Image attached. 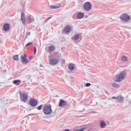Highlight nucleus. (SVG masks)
<instances>
[{
    "instance_id": "obj_28",
    "label": "nucleus",
    "mask_w": 131,
    "mask_h": 131,
    "mask_svg": "<svg viewBox=\"0 0 131 131\" xmlns=\"http://www.w3.org/2000/svg\"><path fill=\"white\" fill-rule=\"evenodd\" d=\"M34 54H36V48L35 47H34Z\"/></svg>"
},
{
    "instance_id": "obj_19",
    "label": "nucleus",
    "mask_w": 131,
    "mask_h": 131,
    "mask_svg": "<svg viewBox=\"0 0 131 131\" xmlns=\"http://www.w3.org/2000/svg\"><path fill=\"white\" fill-rule=\"evenodd\" d=\"M13 83L16 84V85H20V83H21V80H14Z\"/></svg>"
},
{
    "instance_id": "obj_13",
    "label": "nucleus",
    "mask_w": 131,
    "mask_h": 131,
    "mask_svg": "<svg viewBox=\"0 0 131 131\" xmlns=\"http://www.w3.org/2000/svg\"><path fill=\"white\" fill-rule=\"evenodd\" d=\"M84 17V13L83 12H78L77 15V19H82Z\"/></svg>"
},
{
    "instance_id": "obj_1",
    "label": "nucleus",
    "mask_w": 131,
    "mask_h": 131,
    "mask_svg": "<svg viewBox=\"0 0 131 131\" xmlns=\"http://www.w3.org/2000/svg\"><path fill=\"white\" fill-rule=\"evenodd\" d=\"M125 75H126V72H121L119 75H117L115 76L114 81L120 82L123 79H124Z\"/></svg>"
},
{
    "instance_id": "obj_30",
    "label": "nucleus",
    "mask_w": 131,
    "mask_h": 131,
    "mask_svg": "<svg viewBox=\"0 0 131 131\" xmlns=\"http://www.w3.org/2000/svg\"><path fill=\"white\" fill-rule=\"evenodd\" d=\"M91 83H86L85 84V86H91Z\"/></svg>"
},
{
    "instance_id": "obj_37",
    "label": "nucleus",
    "mask_w": 131,
    "mask_h": 131,
    "mask_svg": "<svg viewBox=\"0 0 131 131\" xmlns=\"http://www.w3.org/2000/svg\"><path fill=\"white\" fill-rule=\"evenodd\" d=\"M62 63L63 64H65V60L63 61Z\"/></svg>"
},
{
    "instance_id": "obj_5",
    "label": "nucleus",
    "mask_w": 131,
    "mask_h": 131,
    "mask_svg": "<svg viewBox=\"0 0 131 131\" xmlns=\"http://www.w3.org/2000/svg\"><path fill=\"white\" fill-rule=\"evenodd\" d=\"M120 19L125 22H128L130 20V17L127 14H124L120 16Z\"/></svg>"
},
{
    "instance_id": "obj_34",
    "label": "nucleus",
    "mask_w": 131,
    "mask_h": 131,
    "mask_svg": "<svg viewBox=\"0 0 131 131\" xmlns=\"http://www.w3.org/2000/svg\"><path fill=\"white\" fill-rule=\"evenodd\" d=\"M19 94L20 95V97H21L22 95H23V93H22V92H19Z\"/></svg>"
},
{
    "instance_id": "obj_15",
    "label": "nucleus",
    "mask_w": 131,
    "mask_h": 131,
    "mask_svg": "<svg viewBox=\"0 0 131 131\" xmlns=\"http://www.w3.org/2000/svg\"><path fill=\"white\" fill-rule=\"evenodd\" d=\"M21 21L23 24H25L26 22V19H25V13H22L21 16Z\"/></svg>"
},
{
    "instance_id": "obj_38",
    "label": "nucleus",
    "mask_w": 131,
    "mask_h": 131,
    "mask_svg": "<svg viewBox=\"0 0 131 131\" xmlns=\"http://www.w3.org/2000/svg\"><path fill=\"white\" fill-rule=\"evenodd\" d=\"M96 105H98V102H96Z\"/></svg>"
},
{
    "instance_id": "obj_10",
    "label": "nucleus",
    "mask_w": 131,
    "mask_h": 131,
    "mask_svg": "<svg viewBox=\"0 0 131 131\" xmlns=\"http://www.w3.org/2000/svg\"><path fill=\"white\" fill-rule=\"evenodd\" d=\"M3 29L4 31H8L10 30V24L8 23H5L3 25Z\"/></svg>"
},
{
    "instance_id": "obj_18",
    "label": "nucleus",
    "mask_w": 131,
    "mask_h": 131,
    "mask_svg": "<svg viewBox=\"0 0 131 131\" xmlns=\"http://www.w3.org/2000/svg\"><path fill=\"white\" fill-rule=\"evenodd\" d=\"M107 126V124L104 121H100V127L101 128H105Z\"/></svg>"
},
{
    "instance_id": "obj_26",
    "label": "nucleus",
    "mask_w": 131,
    "mask_h": 131,
    "mask_svg": "<svg viewBox=\"0 0 131 131\" xmlns=\"http://www.w3.org/2000/svg\"><path fill=\"white\" fill-rule=\"evenodd\" d=\"M42 104L40 105L39 106L37 107V110H40L42 108Z\"/></svg>"
},
{
    "instance_id": "obj_17",
    "label": "nucleus",
    "mask_w": 131,
    "mask_h": 131,
    "mask_svg": "<svg viewBox=\"0 0 131 131\" xmlns=\"http://www.w3.org/2000/svg\"><path fill=\"white\" fill-rule=\"evenodd\" d=\"M49 54H51L53 53V52H54L55 50H56V48H55V47H54V46H51L49 47Z\"/></svg>"
},
{
    "instance_id": "obj_14",
    "label": "nucleus",
    "mask_w": 131,
    "mask_h": 131,
    "mask_svg": "<svg viewBox=\"0 0 131 131\" xmlns=\"http://www.w3.org/2000/svg\"><path fill=\"white\" fill-rule=\"evenodd\" d=\"M80 36H81L80 34H76L72 38V39H73V40H78V39L80 38Z\"/></svg>"
},
{
    "instance_id": "obj_21",
    "label": "nucleus",
    "mask_w": 131,
    "mask_h": 131,
    "mask_svg": "<svg viewBox=\"0 0 131 131\" xmlns=\"http://www.w3.org/2000/svg\"><path fill=\"white\" fill-rule=\"evenodd\" d=\"M110 85V86H113V88H119V85L116 83H111Z\"/></svg>"
},
{
    "instance_id": "obj_24",
    "label": "nucleus",
    "mask_w": 131,
    "mask_h": 131,
    "mask_svg": "<svg viewBox=\"0 0 131 131\" xmlns=\"http://www.w3.org/2000/svg\"><path fill=\"white\" fill-rule=\"evenodd\" d=\"M122 60L124 62H126V61H127V57H126V56H122Z\"/></svg>"
},
{
    "instance_id": "obj_7",
    "label": "nucleus",
    "mask_w": 131,
    "mask_h": 131,
    "mask_svg": "<svg viewBox=\"0 0 131 131\" xmlns=\"http://www.w3.org/2000/svg\"><path fill=\"white\" fill-rule=\"evenodd\" d=\"M30 105L32 107H36L37 106V100L34 98H32L30 100Z\"/></svg>"
},
{
    "instance_id": "obj_25",
    "label": "nucleus",
    "mask_w": 131,
    "mask_h": 131,
    "mask_svg": "<svg viewBox=\"0 0 131 131\" xmlns=\"http://www.w3.org/2000/svg\"><path fill=\"white\" fill-rule=\"evenodd\" d=\"M32 42H30L26 45V48H27V47H29V46H32Z\"/></svg>"
},
{
    "instance_id": "obj_16",
    "label": "nucleus",
    "mask_w": 131,
    "mask_h": 131,
    "mask_svg": "<svg viewBox=\"0 0 131 131\" xmlns=\"http://www.w3.org/2000/svg\"><path fill=\"white\" fill-rule=\"evenodd\" d=\"M29 23H33L34 22V17L32 15H29L28 17Z\"/></svg>"
},
{
    "instance_id": "obj_6",
    "label": "nucleus",
    "mask_w": 131,
    "mask_h": 131,
    "mask_svg": "<svg viewBox=\"0 0 131 131\" xmlns=\"http://www.w3.org/2000/svg\"><path fill=\"white\" fill-rule=\"evenodd\" d=\"M20 99L21 101L24 102V103H26L27 102V100L28 99V95L25 93H23L21 96L20 97Z\"/></svg>"
},
{
    "instance_id": "obj_32",
    "label": "nucleus",
    "mask_w": 131,
    "mask_h": 131,
    "mask_svg": "<svg viewBox=\"0 0 131 131\" xmlns=\"http://www.w3.org/2000/svg\"><path fill=\"white\" fill-rule=\"evenodd\" d=\"M21 5L23 6V8H24V6H25V2L21 3Z\"/></svg>"
},
{
    "instance_id": "obj_22",
    "label": "nucleus",
    "mask_w": 131,
    "mask_h": 131,
    "mask_svg": "<svg viewBox=\"0 0 131 131\" xmlns=\"http://www.w3.org/2000/svg\"><path fill=\"white\" fill-rule=\"evenodd\" d=\"M50 9H59V8H61V5H59V6H57L56 5L50 6Z\"/></svg>"
},
{
    "instance_id": "obj_20",
    "label": "nucleus",
    "mask_w": 131,
    "mask_h": 131,
    "mask_svg": "<svg viewBox=\"0 0 131 131\" xmlns=\"http://www.w3.org/2000/svg\"><path fill=\"white\" fill-rule=\"evenodd\" d=\"M69 69L70 71H73L74 70V64L70 63L69 66Z\"/></svg>"
},
{
    "instance_id": "obj_8",
    "label": "nucleus",
    "mask_w": 131,
    "mask_h": 131,
    "mask_svg": "<svg viewBox=\"0 0 131 131\" xmlns=\"http://www.w3.org/2000/svg\"><path fill=\"white\" fill-rule=\"evenodd\" d=\"M58 62H59V61L58 60V59H53V58L51 59L49 61V63H50V65H52L53 66H54L55 65H57V64H58Z\"/></svg>"
},
{
    "instance_id": "obj_12",
    "label": "nucleus",
    "mask_w": 131,
    "mask_h": 131,
    "mask_svg": "<svg viewBox=\"0 0 131 131\" xmlns=\"http://www.w3.org/2000/svg\"><path fill=\"white\" fill-rule=\"evenodd\" d=\"M123 101H124V98L123 96H122L121 95L117 96V102H118L119 103H123Z\"/></svg>"
},
{
    "instance_id": "obj_9",
    "label": "nucleus",
    "mask_w": 131,
    "mask_h": 131,
    "mask_svg": "<svg viewBox=\"0 0 131 131\" xmlns=\"http://www.w3.org/2000/svg\"><path fill=\"white\" fill-rule=\"evenodd\" d=\"M71 31V27L69 25H67L63 29V32H65V33H69Z\"/></svg>"
},
{
    "instance_id": "obj_31",
    "label": "nucleus",
    "mask_w": 131,
    "mask_h": 131,
    "mask_svg": "<svg viewBox=\"0 0 131 131\" xmlns=\"http://www.w3.org/2000/svg\"><path fill=\"white\" fill-rule=\"evenodd\" d=\"M30 35V32H27L26 36H29Z\"/></svg>"
},
{
    "instance_id": "obj_3",
    "label": "nucleus",
    "mask_w": 131,
    "mask_h": 131,
    "mask_svg": "<svg viewBox=\"0 0 131 131\" xmlns=\"http://www.w3.org/2000/svg\"><path fill=\"white\" fill-rule=\"evenodd\" d=\"M83 9L84 11H86V12L91 11V10H92V4L91 2H88L85 3L83 5Z\"/></svg>"
},
{
    "instance_id": "obj_35",
    "label": "nucleus",
    "mask_w": 131,
    "mask_h": 131,
    "mask_svg": "<svg viewBox=\"0 0 131 131\" xmlns=\"http://www.w3.org/2000/svg\"><path fill=\"white\" fill-rule=\"evenodd\" d=\"M90 113H97V112L92 111V112H91Z\"/></svg>"
},
{
    "instance_id": "obj_23",
    "label": "nucleus",
    "mask_w": 131,
    "mask_h": 131,
    "mask_svg": "<svg viewBox=\"0 0 131 131\" xmlns=\"http://www.w3.org/2000/svg\"><path fill=\"white\" fill-rule=\"evenodd\" d=\"M13 59L14 61H18V60H19V56L18 55H15L13 56Z\"/></svg>"
},
{
    "instance_id": "obj_33",
    "label": "nucleus",
    "mask_w": 131,
    "mask_h": 131,
    "mask_svg": "<svg viewBox=\"0 0 131 131\" xmlns=\"http://www.w3.org/2000/svg\"><path fill=\"white\" fill-rule=\"evenodd\" d=\"M112 99H115V100H117V97H113Z\"/></svg>"
},
{
    "instance_id": "obj_36",
    "label": "nucleus",
    "mask_w": 131,
    "mask_h": 131,
    "mask_svg": "<svg viewBox=\"0 0 131 131\" xmlns=\"http://www.w3.org/2000/svg\"><path fill=\"white\" fill-rule=\"evenodd\" d=\"M32 58H33V56H31V57H29V59H30V60H31V59H32Z\"/></svg>"
},
{
    "instance_id": "obj_2",
    "label": "nucleus",
    "mask_w": 131,
    "mask_h": 131,
    "mask_svg": "<svg viewBox=\"0 0 131 131\" xmlns=\"http://www.w3.org/2000/svg\"><path fill=\"white\" fill-rule=\"evenodd\" d=\"M43 112L45 115H50L53 110H52V105H50L49 106H46L43 110Z\"/></svg>"
},
{
    "instance_id": "obj_11",
    "label": "nucleus",
    "mask_w": 131,
    "mask_h": 131,
    "mask_svg": "<svg viewBox=\"0 0 131 131\" xmlns=\"http://www.w3.org/2000/svg\"><path fill=\"white\" fill-rule=\"evenodd\" d=\"M67 104V102H66L65 100L63 99H60L59 103V106L64 107V106H65Z\"/></svg>"
},
{
    "instance_id": "obj_4",
    "label": "nucleus",
    "mask_w": 131,
    "mask_h": 131,
    "mask_svg": "<svg viewBox=\"0 0 131 131\" xmlns=\"http://www.w3.org/2000/svg\"><path fill=\"white\" fill-rule=\"evenodd\" d=\"M20 61L24 65H27V64L29 63V60L27 59V55L26 54H24V56H21Z\"/></svg>"
},
{
    "instance_id": "obj_29",
    "label": "nucleus",
    "mask_w": 131,
    "mask_h": 131,
    "mask_svg": "<svg viewBox=\"0 0 131 131\" xmlns=\"http://www.w3.org/2000/svg\"><path fill=\"white\" fill-rule=\"evenodd\" d=\"M51 18H52V16H50V17H48V18H47L45 20L46 22H47V21H49V20H50V19H51Z\"/></svg>"
},
{
    "instance_id": "obj_27",
    "label": "nucleus",
    "mask_w": 131,
    "mask_h": 131,
    "mask_svg": "<svg viewBox=\"0 0 131 131\" xmlns=\"http://www.w3.org/2000/svg\"><path fill=\"white\" fill-rule=\"evenodd\" d=\"M83 130H85V128H82L77 129L76 130V131H83Z\"/></svg>"
}]
</instances>
